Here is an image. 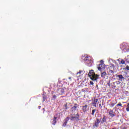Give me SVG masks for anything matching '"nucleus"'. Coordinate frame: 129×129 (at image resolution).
<instances>
[{
  "mask_svg": "<svg viewBox=\"0 0 129 129\" xmlns=\"http://www.w3.org/2000/svg\"><path fill=\"white\" fill-rule=\"evenodd\" d=\"M39 108L41 107V106H39Z\"/></svg>",
  "mask_w": 129,
  "mask_h": 129,
  "instance_id": "39",
  "label": "nucleus"
},
{
  "mask_svg": "<svg viewBox=\"0 0 129 129\" xmlns=\"http://www.w3.org/2000/svg\"><path fill=\"white\" fill-rule=\"evenodd\" d=\"M43 110H45V108H43Z\"/></svg>",
  "mask_w": 129,
  "mask_h": 129,
  "instance_id": "37",
  "label": "nucleus"
},
{
  "mask_svg": "<svg viewBox=\"0 0 129 129\" xmlns=\"http://www.w3.org/2000/svg\"><path fill=\"white\" fill-rule=\"evenodd\" d=\"M126 111H129V103L127 104L126 108Z\"/></svg>",
  "mask_w": 129,
  "mask_h": 129,
  "instance_id": "26",
  "label": "nucleus"
},
{
  "mask_svg": "<svg viewBox=\"0 0 129 129\" xmlns=\"http://www.w3.org/2000/svg\"><path fill=\"white\" fill-rule=\"evenodd\" d=\"M70 119L72 121H79V114L77 113L75 116H72Z\"/></svg>",
  "mask_w": 129,
  "mask_h": 129,
  "instance_id": "5",
  "label": "nucleus"
},
{
  "mask_svg": "<svg viewBox=\"0 0 129 129\" xmlns=\"http://www.w3.org/2000/svg\"><path fill=\"white\" fill-rule=\"evenodd\" d=\"M88 76L90 77V79L91 80H93V81H95V80H97L98 79V77H99V76L97 74H95V73H94V71L93 70H91L90 71L88 74Z\"/></svg>",
  "mask_w": 129,
  "mask_h": 129,
  "instance_id": "1",
  "label": "nucleus"
},
{
  "mask_svg": "<svg viewBox=\"0 0 129 129\" xmlns=\"http://www.w3.org/2000/svg\"><path fill=\"white\" fill-rule=\"evenodd\" d=\"M84 60L89 67H91L92 63H93V61H92V60L89 59L87 57H86Z\"/></svg>",
  "mask_w": 129,
  "mask_h": 129,
  "instance_id": "4",
  "label": "nucleus"
},
{
  "mask_svg": "<svg viewBox=\"0 0 129 129\" xmlns=\"http://www.w3.org/2000/svg\"><path fill=\"white\" fill-rule=\"evenodd\" d=\"M100 120L98 118H96V121H95L94 124L93 125V127H97L100 123Z\"/></svg>",
  "mask_w": 129,
  "mask_h": 129,
  "instance_id": "9",
  "label": "nucleus"
},
{
  "mask_svg": "<svg viewBox=\"0 0 129 129\" xmlns=\"http://www.w3.org/2000/svg\"><path fill=\"white\" fill-rule=\"evenodd\" d=\"M129 55H127V57H125L124 58L125 61H126V63H129Z\"/></svg>",
  "mask_w": 129,
  "mask_h": 129,
  "instance_id": "22",
  "label": "nucleus"
},
{
  "mask_svg": "<svg viewBox=\"0 0 129 129\" xmlns=\"http://www.w3.org/2000/svg\"><path fill=\"white\" fill-rule=\"evenodd\" d=\"M57 92L59 95H63L65 93V90L63 88H59L57 90Z\"/></svg>",
  "mask_w": 129,
  "mask_h": 129,
  "instance_id": "10",
  "label": "nucleus"
},
{
  "mask_svg": "<svg viewBox=\"0 0 129 129\" xmlns=\"http://www.w3.org/2000/svg\"><path fill=\"white\" fill-rule=\"evenodd\" d=\"M107 119V117H106L105 115H103L102 121H101V123H104V122H106Z\"/></svg>",
  "mask_w": 129,
  "mask_h": 129,
  "instance_id": "16",
  "label": "nucleus"
},
{
  "mask_svg": "<svg viewBox=\"0 0 129 129\" xmlns=\"http://www.w3.org/2000/svg\"><path fill=\"white\" fill-rule=\"evenodd\" d=\"M69 121V117H66V119L64 120V122L62 124V126L65 127V126H66L67 123Z\"/></svg>",
  "mask_w": 129,
  "mask_h": 129,
  "instance_id": "13",
  "label": "nucleus"
},
{
  "mask_svg": "<svg viewBox=\"0 0 129 129\" xmlns=\"http://www.w3.org/2000/svg\"><path fill=\"white\" fill-rule=\"evenodd\" d=\"M83 72V71H79V72L78 73H77V75H79H79H80L81 74V73H82Z\"/></svg>",
  "mask_w": 129,
  "mask_h": 129,
  "instance_id": "27",
  "label": "nucleus"
},
{
  "mask_svg": "<svg viewBox=\"0 0 129 129\" xmlns=\"http://www.w3.org/2000/svg\"><path fill=\"white\" fill-rule=\"evenodd\" d=\"M112 129H117L116 128H112Z\"/></svg>",
  "mask_w": 129,
  "mask_h": 129,
  "instance_id": "36",
  "label": "nucleus"
},
{
  "mask_svg": "<svg viewBox=\"0 0 129 129\" xmlns=\"http://www.w3.org/2000/svg\"><path fill=\"white\" fill-rule=\"evenodd\" d=\"M87 107H88V105L87 104H85L82 106V110L83 112L85 113L87 111Z\"/></svg>",
  "mask_w": 129,
  "mask_h": 129,
  "instance_id": "11",
  "label": "nucleus"
},
{
  "mask_svg": "<svg viewBox=\"0 0 129 129\" xmlns=\"http://www.w3.org/2000/svg\"><path fill=\"white\" fill-rule=\"evenodd\" d=\"M96 109H93L92 110V113H91V114H92V115H93V116H94V113H95V111H96Z\"/></svg>",
  "mask_w": 129,
  "mask_h": 129,
  "instance_id": "24",
  "label": "nucleus"
},
{
  "mask_svg": "<svg viewBox=\"0 0 129 129\" xmlns=\"http://www.w3.org/2000/svg\"><path fill=\"white\" fill-rule=\"evenodd\" d=\"M39 108L41 107V106H39Z\"/></svg>",
  "mask_w": 129,
  "mask_h": 129,
  "instance_id": "38",
  "label": "nucleus"
},
{
  "mask_svg": "<svg viewBox=\"0 0 129 129\" xmlns=\"http://www.w3.org/2000/svg\"><path fill=\"white\" fill-rule=\"evenodd\" d=\"M99 106L100 108H101H101H102V106H101V104H99Z\"/></svg>",
  "mask_w": 129,
  "mask_h": 129,
  "instance_id": "33",
  "label": "nucleus"
},
{
  "mask_svg": "<svg viewBox=\"0 0 129 129\" xmlns=\"http://www.w3.org/2000/svg\"><path fill=\"white\" fill-rule=\"evenodd\" d=\"M122 104L121 103H119L116 105V106H122Z\"/></svg>",
  "mask_w": 129,
  "mask_h": 129,
  "instance_id": "29",
  "label": "nucleus"
},
{
  "mask_svg": "<svg viewBox=\"0 0 129 129\" xmlns=\"http://www.w3.org/2000/svg\"><path fill=\"white\" fill-rule=\"evenodd\" d=\"M42 97L43 98L42 101L43 102H45V101H46V100L47 99V96H46L45 94H43Z\"/></svg>",
  "mask_w": 129,
  "mask_h": 129,
  "instance_id": "19",
  "label": "nucleus"
},
{
  "mask_svg": "<svg viewBox=\"0 0 129 129\" xmlns=\"http://www.w3.org/2000/svg\"><path fill=\"white\" fill-rule=\"evenodd\" d=\"M98 70L99 71H102L104 69V66L103 63L99 64L97 67Z\"/></svg>",
  "mask_w": 129,
  "mask_h": 129,
  "instance_id": "12",
  "label": "nucleus"
},
{
  "mask_svg": "<svg viewBox=\"0 0 129 129\" xmlns=\"http://www.w3.org/2000/svg\"><path fill=\"white\" fill-rule=\"evenodd\" d=\"M113 74H114V72H113V70H111V69H110L108 72L107 75H109V76H112Z\"/></svg>",
  "mask_w": 129,
  "mask_h": 129,
  "instance_id": "17",
  "label": "nucleus"
},
{
  "mask_svg": "<svg viewBox=\"0 0 129 129\" xmlns=\"http://www.w3.org/2000/svg\"><path fill=\"white\" fill-rule=\"evenodd\" d=\"M80 109V105L76 103H74L71 109L72 113H75L76 111H78Z\"/></svg>",
  "mask_w": 129,
  "mask_h": 129,
  "instance_id": "2",
  "label": "nucleus"
},
{
  "mask_svg": "<svg viewBox=\"0 0 129 129\" xmlns=\"http://www.w3.org/2000/svg\"><path fill=\"white\" fill-rule=\"evenodd\" d=\"M125 62H126L125 59H121V61L119 63L120 64H125V65L126 64Z\"/></svg>",
  "mask_w": 129,
  "mask_h": 129,
  "instance_id": "21",
  "label": "nucleus"
},
{
  "mask_svg": "<svg viewBox=\"0 0 129 129\" xmlns=\"http://www.w3.org/2000/svg\"><path fill=\"white\" fill-rule=\"evenodd\" d=\"M57 98V96H56L55 95H54L53 96H52V99H53V100H55V99H56Z\"/></svg>",
  "mask_w": 129,
  "mask_h": 129,
  "instance_id": "28",
  "label": "nucleus"
},
{
  "mask_svg": "<svg viewBox=\"0 0 129 129\" xmlns=\"http://www.w3.org/2000/svg\"><path fill=\"white\" fill-rule=\"evenodd\" d=\"M99 103V101H98V99H92L91 104L94 106V107H96V104H98Z\"/></svg>",
  "mask_w": 129,
  "mask_h": 129,
  "instance_id": "7",
  "label": "nucleus"
},
{
  "mask_svg": "<svg viewBox=\"0 0 129 129\" xmlns=\"http://www.w3.org/2000/svg\"><path fill=\"white\" fill-rule=\"evenodd\" d=\"M124 73H125V75H123V76H122V75H117L116 76V78H118L119 80H120V81H122V79L123 80H124V77H126V76L127 75V73H126V72H124ZM124 76V77H123Z\"/></svg>",
  "mask_w": 129,
  "mask_h": 129,
  "instance_id": "6",
  "label": "nucleus"
},
{
  "mask_svg": "<svg viewBox=\"0 0 129 129\" xmlns=\"http://www.w3.org/2000/svg\"><path fill=\"white\" fill-rule=\"evenodd\" d=\"M109 114L111 117H114V116H115V114H114L113 110L111 109H110Z\"/></svg>",
  "mask_w": 129,
  "mask_h": 129,
  "instance_id": "14",
  "label": "nucleus"
},
{
  "mask_svg": "<svg viewBox=\"0 0 129 129\" xmlns=\"http://www.w3.org/2000/svg\"><path fill=\"white\" fill-rule=\"evenodd\" d=\"M57 118H58V117H55L54 116L53 118V121H52V124L53 125H55L57 122Z\"/></svg>",
  "mask_w": 129,
  "mask_h": 129,
  "instance_id": "18",
  "label": "nucleus"
},
{
  "mask_svg": "<svg viewBox=\"0 0 129 129\" xmlns=\"http://www.w3.org/2000/svg\"><path fill=\"white\" fill-rule=\"evenodd\" d=\"M123 70H128L129 71V66H126L125 68L123 69Z\"/></svg>",
  "mask_w": 129,
  "mask_h": 129,
  "instance_id": "25",
  "label": "nucleus"
},
{
  "mask_svg": "<svg viewBox=\"0 0 129 129\" xmlns=\"http://www.w3.org/2000/svg\"><path fill=\"white\" fill-rule=\"evenodd\" d=\"M107 74L105 72H102L101 73V77L103 78V79H107L108 78V76H107Z\"/></svg>",
  "mask_w": 129,
  "mask_h": 129,
  "instance_id": "8",
  "label": "nucleus"
},
{
  "mask_svg": "<svg viewBox=\"0 0 129 129\" xmlns=\"http://www.w3.org/2000/svg\"><path fill=\"white\" fill-rule=\"evenodd\" d=\"M120 49L122 51V53H127L129 52V46L128 45L121 44L120 45Z\"/></svg>",
  "mask_w": 129,
  "mask_h": 129,
  "instance_id": "3",
  "label": "nucleus"
},
{
  "mask_svg": "<svg viewBox=\"0 0 129 129\" xmlns=\"http://www.w3.org/2000/svg\"><path fill=\"white\" fill-rule=\"evenodd\" d=\"M115 68V66H114L113 64V63H111L110 64V66H109V68L110 69H113V70L114 69V68Z\"/></svg>",
  "mask_w": 129,
  "mask_h": 129,
  "instance_id": "20",
  "label": "nucleus"
},
{
  "mask_svg": "<svg viewBox=\"0 0 129 129\" xmlns=\"http://www.w3.org/2000/svg\"><path fill=\"white\" fill-rule=\"evenodd\" d=\"M63 106L66 110L69 109V108H70V103H66Z\"/></svg>",
  "mask_w": 129,
  "mask_h": 129,
  "instance_id": "15",
  "label": "nucleus"
},
{
  "mask_svg": "<svg viewBox=\"0 0 129 129\" xmlns=\"http://www.w3.org/2000/svg\"><path fill=\"white\" fill-rule=\"evenodd\" d=\"M82 92H86V88L82 90Z\"/></svg>",
  "mask_w": 129,
  "mask_h": 129,
  "instance_id": "30",
  "label": "nucleus"
},
{
  "mask_svg": "<svg viewBox=\"0 0 129 129\" xmlns=\"http://www.w3.org/2000/svg\"><path fill=\"white\" fill-rule=\"evenodd\" d=\"M115 104H116V103H114L111 102L110 103V104H109V106H110V107H113V106H114V105H115Z\"/></svg>",
  "mask_w": 129,
  "mask_h": 129,
  "instance_id": "23",
  "label": "nucleus"
},
{
  "mask_svg": "<svg viewBox=\"0 0 129 129\" xmlns=\"http://www.w3.org/2000/svg\"><path fill=\"white\" fill-rule=\"evenodd\" d=\"M107 84L108 85V86H110V81H109L108 83Z\"/></svg>",
  "mask_w": 129,
  "mask_h": 129,
  "instance_id": "32",
  "label": "nucleus"
},
{
  "mask_svg": "<svg viewBox=\"0 0 129 129\" xmlns=\"http://www.w3.org/2000/svg\"><path fill=\"white\" fill-rule=\"evenodd\" d=\"M69 80H70L71 81H72V80L71 79V77H69Z\"/></svg>",
  "mask_w": 129,
  "mask_h": 129,
  "instance_id": "34",
  "label": "nucleus"
},
{
  "mask_svg": "<svg viewBox=\"0 0 129 129\" xmlns=\"http://www.w3.org/2000/svg\"><path fill=\"white\" fill-rule=\"evenodd\" d=\"M121 129H127L126 128V127H125V126H124L123 128H122Z\"/></svg>",
  "mask_w": 129,
  "mask_h": 129,
  "instance_id": "35",
  "label": "nucleus"
},
{
  "mask_svg": "<svg viewBox=\"0 0 129 129\" xmlns=\"http://www.w3.org/2000/svg\"><path fill=\"white\" fill-rule=\"evenodd\" d=\"M93 84H94L93 82H92V81H90V85H93Z\"/></svg>",
  "mask_w": 129,
  "mask_h": 129,
  "instance_id": "31",
  "label": "nucleus"
}]
</instances>
